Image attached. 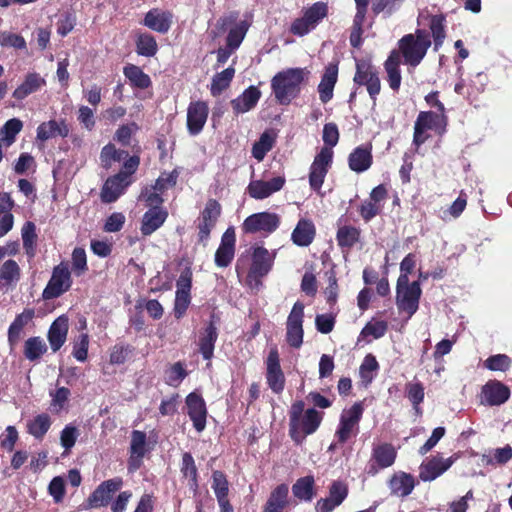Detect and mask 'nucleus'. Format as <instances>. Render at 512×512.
Returning a JSON list of instances; mask_svg holds the SVG:
<instances>
[{"label": "nucleus", "mask_w": 512, "mask_h": 512, "mask_svg": "<svg viewBox=\"0 0 512 512\" xmlns=\"http://www.w3.org/2000/svg\"><path fill=\"white\" fill-rule=\"evenodd\" d=\"M306 68H289L278 72L271 80V88L280 104H289L298 96L301 85L308 79Z\"/></svg>", "instance_id": "f257e3e1"}, {"label": "nucleus", "mask_w": 512, "mask_h": 512, "mask_svg": "<svg viewBox=\"0 0 512 512\" xmlns=\"http://www.w3.org/2000/svg\"><path fill=\"white\" fill-rule=\"evenodd\" d=\"M251 261V266L247 270L249 257L240 256L236 263V272L239 276L247 272V284L251 288H257L261 284V278L270 271L273 259L266 248L258 246L253 248Z\"/></svg>", "instance_id": "f03ea898"}, {"label": "nucleus", "mask_w": 512, "mask_h": 512, "mask_svg": "<svg viewBox=\"0 0 512 512\" xmlns=\"http://www.w3.org/2000/svg\"><path fill=\"white\" fill-rule=\"evenodd\" d=\"M432 42L429 33L417 29L413 34L403 36L398 42L399 56L404 58L406 65L416 67L424 59Z\"/></svg>", "instance_id": "7ed1b4c3"}, {"label": "nucleus", "mask_w": 512, "mask_h": 512, "mask_svg": "<svg viewBox=\"0 0 512 512\" xmlns=\"http://www.w3.org/2000/svg\"><path fill=\"white\" fill-rule=\"evenodd\" d=\"M304 403L297 401L290 408V435L295 441L314 433L322 421V414L315 409H308L304 415Z\"/></svg>", "instance_id": "20e7f679"}, {"label": "nucleus", "mask_w": 512, "mask_h": 512, "mask_svg": "<svg viewBox=\"0 0 512 512\" xmlns=\"http://www.w3.org/2000/svg\"><path fill=\"white\" fill-rule=\"evenodd\" d=\"M422 290L418 282L409 283L406 275H400L397 280L396 303L398 309L407 313L408 318L416 313Z\"/></svg>", "instance_id": "39448f33"}, {"label": "nucleus", "mask_w": 512, "mask_h": 512, "mask_svg": "<svg viewBox=\"0 0 512 512\" xmlns=\"http://www.w3.org/2000/svg\"><path fill=\"white\" fill-rule=\"evenodd\" d=\"M328 4L316 2L307 8L303 16L293 21L290 27L292 34L304 36L313 30L328 15Z\"/></svg>", "instance_id": "423d86ee"}, {"label": "nucleus", "mask_w": 512, "mask_h": 512, "mask_svg": "<svg viewBox=\"0 0 512 512\" xmlns=\"http://www.w3.org/2000/svg\"><path fill=\"white\" fill-rule=\"evenodd\" d=\"M362 414L363 406L361 403H355L349 409L342 412L339 426L335 433V437L339 443L343 444L352 436L357 435Z\"/></svg>", "instance_id": "0eeeda50"}, {"label": "nucleus", "mask_w": 512, "mask_h": 512, "mask_svg": "<svg viewBox=\"0 0 512 512\" xmlns=\"http://www.w3.org/2000/svg\"><path fill=\"white\" fill-rule=\"evenodd\" d=\"M332 162L333 151L329 147H322L309 169V185L312 190L320 192Z\"/></svg>", "instance_id": "6e6552de"}, {"label": "nucleus", "mask_w": 512, "mask_h": 512, "mask_svg": "<svg viewBox=\"0 0 512 512\" xmlns=\"http://www.w3.org/2000/svg\"><path fill=\"white\" fill-rule=\"evenodd\" d=\"M353 81L356 85L365 86L369 96L375 103L376 97L381 91V81L378 71L371 62L366 60L356 62V72Z\"/></svg>", "instance_id": "1a4fd4ad"}, {"label": "nucleus", "mask_w": 512, "mask_h": 512, "mask_svg": "<svg viewBox=\"0 0 512 512\" xmlns=\"http://www.w3.org/2000/svg\"><path fill=\"white\" fill-rule=\"evenodd\" d=\"M72 285L68 264L61 262L53 268L51 278L43 291L44 299H54L68 291Z\"/></svg>", "instance_id": "9d476101"}, {"label": "nucleus", "mask_w": 512, "mask_h": 512, "mask_svg": "<svg viewBox=\"0 0 512 512\" xmlns=\"http://www.w3.org/2000/svg\"><path fill=\"white\" fill-rule=\"evenodd\" d=\"M281 222L278 214L272 212H259L248 216L243 224L242 230L245 233L271 234L277 230Z\"/></svg>", "instance_id": "9b49d317"}, {"label": "nucleus", "mask_w": 512, "mask_h": 512, "mask_svg": "<svg viewBox=\"0 0 512 512\" xmlns=\"http://www.w3.org/2000/svg\"><path fill=\"white\" fill-rule=\"evenodd\" d=\"M221 205L215 199H209L204 209L201 211L197 219L198 238L199 242L206 245L211 231L216 226V223L221 215Z\"/></svg>", "instance_id": "f8f14e48"}, {"label": "nucleus", "mask_w": 512, "mask_h": 512, "mask_svg": "<svg viewBox=\"0 0 512 512\" xmlns=\"http://www.w3.org/2000/svg\"><path fill=\"white\" fill-rule=\"evenodd\" d=\"M238 16L239 13L233 11L218 20V24L222 29L234 25L230 28L226 38V45L234 50L241 45L250 26L249 22L246 20L237 22Z\"/></svg>", "instance_id": "ddd939ff"}, {"label": "nucleus", "mask_w": 512, "mask_h": 512, "mask_svg": "<svg viewBox=\"0 0 512 512\" xmlns=\"http://www.w3.org/2000/svg\"><path fill=\"white\" fill-rule=\"evenodd\" d=\"M123 481L120 477H115L102 482L90 494L86 500L87 509H96L107 506L115 492L121 489Z\"/></svg>", "instance_id": "4468645a"}, {"label": "nucleus", "mask_w": 512, "mask_h": 512, "mask_svg": "<svg viewBox=\"0 0 512 512\" xmlns=\"http://www.w3.org/2000/svg\"><path fill=\"white\" fill-rule=\"evenodd\" d=\"M303 317L304 305L296 302L287 318L286 323V341L294 348H299L303 343Z\"/></svg>", "instance_id": "2eb2a0df"}, {"label": "nucleus", "mask_w": 512, "mask_h": 512, "mask_svg": "<svg viewBox=\"0 0 512 512\" xmlns=\"http://www.w3.org/2000/svg\"><path fill=\"white\" fill-rule=\"evenodd\" d=\"M266 379L269 387L275 393L283 391L285 376L280 366L278 349L272 347L266 359Z\"/></svg>", "instance_id": "dca6fc26"}, {"label": "nucleus", "mask_w": 512, "mask_h": 512, "mask_svg": "<svg viewBox=\"0 0 512 512\" xmlns=\"http://www.w3.org/2000/svg\"><path fill=\"white\" fill-rule=\"evenodd\" d=\"M456 458L451 456L444 459L437 455L423 461L419 467V478L424 482L435 480L446 472L455 462Z\"/></svg>", "instance_id": "f3484780"}, {"label": "nucleus", "mask_w": 512, "mask_h": 512, "mask_svg": "<svg viewBox=\"0 0 512 512\" xmlns=\"http://www.w3.org/2000/svg\"><path fill=\"white\" fill-rule=\"evenodd\" d=\"M209 114L208 104L193 101L187 108V129L190 135H198L204 128Z\"/></svg>", "instance_id": "a211bd4d"}, {"label": "nucleus", "mask_w": 512, "mask_h": 512, "mask_svg": "<svg viewBox=\"0 0 512 512\" xmlns=\"http://www.w3.org/2000/svg\"><path fill=\"white\" fill-rule=\"evenodd\" d=\"M285 182L286 179L284 176H277L269 181L254 180L249 183L247 190L250 197L262 200L280 191L285 185Z\"/></svg>", "instance_id": "6ab92c4d"}, {"label": "nucleus", "mask_w": 512, "mask_h": 512, "mask_svg": "<svg viewBox=\"0 0 512 512\" xmlns=\"http://www.w3.org/2000/svg\"><path fill=\"white\" fill-rule=\"evenodd\" d=\"M510 397L509 388L500 381H488L481 391V403L489 406H499Z\"/></svg>", "instance_id": "aec40b11"}, {"label": "nucleus", "mask_w": 512, "mask_h": 512, "mask_svg": "<svg viewBox=\"0 0 512 512\" xmlns=\"http://www.w3.org/2000/svg\"><path fill=\"white\" fill-rule=\"evenodd\" d=\"M127 173H118L104 183L101 190V200L104 203L116 201L130 184Z\"/></svg>", "instance_id": "412c9836"}, {"label": "nucleus", "mask_w": 512, "mask_h": 512, "mask_svg": "<svg viewBox=\"0 0 512 512\" xmlns=\"http://www.w3.org/2000/svg\"><path fill=\"white\" fill-rule=\"evenodd\" d=\"M348 495V486L341 481H334L329 488V495L317 501L316 509L319 512H332L341 505Z\"/></svg>", "instance_id": "4be33fe9"}, {"label": "nucleus", "mask_w": 512, "mask_h": 512, "mask_svg": "<svg viewBox=\"0 0 512 512\" xmlns=\"http://www.w3.org/2000/svg\"><path fill=\"white\" fill-rule=\"evenodd\" d=\"M236 235L233 227L228 228L221 237V243L215 253V264L227 267L234 258Z\"/></svg>", "instance_id": "5701e85b"}, {"label": "nucleus", "mask_w": 512, "mask_h": 512, "mask_svg": "<svg viewBox=\"0 0 512 512\" xmlns=\"http://www.w3.org/2000/svg\"><path fill=\"white\" fill-rule=\"evenodd\" d=\"M188 415L198 432L205 429L207 410L203 398L196 393H190L186 398Z\"/></svg>", "instance_id": "b1692460"}, {"label": "nucleus", "mask_w": 512, "mask_h": 512, "mask_svg": "<svg viewBox=\"0 0 512 512\" xmlns=\"http://www.w3.org/2000/svg\"><path fill=\"white\" fill-rule=\"evenodd\" d=\"M337 79L338 65L336 63L328 64L318 85L319 98L322 103H327L333 98V91Z\"/></svg>", "instance_id": "393cba45"}, {"label": "nucleus", "mask_w": 512, "mask_h": 512, "mask_svg": "<svg viewBox=\"0 0 512 512\" xmlns=\"http://www.w3.org/2000/svg\"><path fill=\"white\" fill-rule=\"evenodd\" d=\"M289 503V487L280 484L270 492L262 512H284Z\"/></svg>", "instance_id": "a878e982"}, {"label": "nucleus", "mask_w": 512, "mask_h": 512, "mask_svg": "<svg viewBox=\"0 0 512 512\" xmlns=\"http://www.w3.org/2000/svg\"><path fill=\"white\" fill-rule=\"evenodd\" d=\"M173 15L171 12L160 9H152L146 13L144 25L158 33L165 34L172 25Z\"/></svg>", "instance_id": "bb28decb"}, {"label": "nucleus", "mask_w": 512, "mask_h": 512, "mask_svg": "<svg viewBox=\"0 0 512 512\" xmlns=\"http://www.w3.org/2000/svg\"><path fill=\"white\" fill-rule=\"evenodd\" d=\"M22 271L19 264L8 259L0 266V288L5 291L14 289L21 279Z\"/></svg>", "instance_id": "cd10ccee"}, {"label": "nucleus", "mask_w": 512, "mask_h": 512, "mask_svg": "<svg viewBox=\"0 0 512 512\" xmlns=\"http://www.w3.org/2000/svg\"><path fill=\"white\" fill-rule=\"evenodd\" d=\"M146 451V434L139 430L132 431L129 458L130 470L134 471L140 467Z\"/></svg>", "instance_id": "c85d7f7f"}, {"label": "nucleus", "mask_w": 512, "mask_h": 512, "mask_svg": "<svg viewBox=\"0 0 512 512\" xmlns=\"http://www.w3.org/2000/svg\"><path fill=\"white\" fill-rule=\"evenodd\" d=\"M69 329L68 318L64 315L59 316L50 326L48 331V341L51 349L58 351L67 339Z\"/></svg>", "instance_id": "c756f323"}, {"label": "nucleus", "mask_w": 512, "mask_h": 512, "mask_svg": "<svg viewBox=\"0 0 512 512\" xmlns=\"http://www.w3.org/2000/svg\"><path fill=\"white\" fill-rule=\"evenodd\" d=\"M168 213L161 207L149 209L142 218L141 233L145 236L152 234L160 228L167 219Z\"/></svg>", "instance_id": "7c9ffc66"}, {"label": "nucleus", "mask_w": 512, "mask_h": 512, "mask_svg": "<svg viewBox=\"0 0 512 512\" xmlns=\"http://www.w3.org/2000/svg\"><path fill=\"white\" fill-rule=\"evenodd\" d=\"M261 97L260 90L255 86L247 88L240 96L231 101V106L236 114L250 111Z\"/></svg>", "instance_id": "2f4dec72"}, {"label": "nucleus", "mask_w": 512, "mask_h": 512, "mask_svg": "<svg viewBox=\"0 0 512 512\" xmlns=\"http://www.w3.org/2000/svg\"><path fill=\"white\" fill-rule=\"evenodd\" d=\"M315 234L313 222L309 219H300L292 232L291 239L297 246L306 247L312 243Z\"/></svg>", "instance_id": "473e14b6"}, {"label": "nucleus", "mask_w": 512, "mask_h": 512, "mask_svg": "<svg viewBox=\"0 0 512 512\" xmlns=\"http://www.w3.org/2000/svg\"><path fill=\"white\" fill-rule=\"evenodd\" d=\"M34 316V309L26 308L22 313L15 317L8 329V342L11 346H14L18 343L24 327L32 321Z\"/></svg>", "instance_id": "72a5a7b5"}, {"label": "nucleus", "mask_w": 512, "mask_h": 512, "mask_svg": "<svg viewBox=\"0 0 512 512\" xmlns=\"http://www.w3.org/2000/svg\"><path fill=\"white\" fill-rule=\"evenodd\" d=\"M356 13L353 20V27L350 35V43L353 47H358L361 43L362 25L365 21L370 0H354Z\"/></svg>", "instance_id": "f704fd0d"}, {"label": "nucleus", "mask_w": 512, "mask_h": 512, "mask_svg": "<svg viewBox=\"0 0 512 512\" xmlns=\"http://www.w3.org/2000/svg\"><path fill=\"white\" fill-rule=\"evenodd\" d=\"M69 128L64 121L49 120L37 128V139L44 142L56 136L67 137Z\"/></svg>", "instance_id": "c9c22d12"}, {"label": "nucleus", "mask_w": 512, "mask_h": 512, "mask_svg": "<svg viewBox=\"0 0 512 512\" xmlns=\"http://www.w3.org/2000/svg\"><path fill=\"white\" fill-rule=\"evenodd\" d=\"M401 59L399 51L392 50L384 63V68L387 73V81L393 91H398L401 85Z\"/></svg>", "instance_id": "e433bc0d"}, {"label": "nucleus", "mask_w": 512, "mask_h": 512, "mask_svg": "<svg viewBox=\"0 0 512 512\" xmlns=\"http://www.w3.org/2000/svg\"><path fill=\"white\" fill-rule=\"evenodd\" d=\"M46 85V80L38 73H28L24 81L14 90L13 97L22 100L30 94L37 92Z\"/></svg>", "instance_id": "4c0bfd02"}, {"label": "nucleus", "mask_w": 512, "mask_h": 512, "mask_svg": "<svg viewBox=\"0 0 512 512\" xmlns=\"http://www.w3.org/2000/svg\"><path fill=\"white\" fill-rule=\"evenodd\" d=\"M349 168L357 173L368 170L372 165L371 149L365 146L355 148L348 158Z\"/></svg>", "instance_id": "58836bf2"}, {"label": "nucleus", "mask_w": 512, "mask_h": 512, "mask_svg": "<svg viewBox=\"0 0 512 512\" xmlns=\"http://www.w3.org/2000/svg\"><path fill=\"white\" fill-rule=\"evenodd\" d=\"M218 338L217 327L211 321L199 336V350L204 359L210 360L213 357L215 342Z\"/></svg>", "instance_id": "ea45409f"}, {"label": "nucleus", "mask_w": 512, "mask_h": 512, "mask_svg": "<svg viewBox=\"0 0 512 512\" xmlns=\"http://www.w3.org/2000/svg\"><path fill=\"white\" fill-rule=\"evenodd\" d=\"M392 494L399 497L408 496L415 487L414 477L405 472H398L392 476L389 482Z\"/></svg>", "instance_id": "a19ab883"}, {"label": "nucleus", "mask_w": 512, "mask_h": 512, "mask_svg": "<svg viewBox=\"0 0 512 512\" xmlns=\"http://www.w3.org/2000/svg\"><path fill=\"white\" fill-rule=\"evenodd\" d=\"M397 452L395 448L388 443L374 446L372 450V460L377 464L378 468H387L394 464Z\"/></svg>", "instance_id": "79ce46f5"}, {"label": "nucleus", "mask_w": 512, "mask_h": 512, "mask_svg": "<svg viewBox=\"0 0 512 512\" xmlns=\"http://www.w3.org/2000/svg\"><path fill=\"white\" fill-rule=\"evenodd\" d=\"M314 484V478L310 475L297 479L292 486L294 497L300 501H311L315 495Z\"/></svg>", "instance_id": "37998d69"}, {"label": "nucleus", "mask_w": 512, "mask_h": 512, "mask_svg": "<svg viewBox=\"0 0 512 512\" xmlns=\"http://www.w3.org/2000/svg\"><path fill=\"white\" fill-rule=\"evenodd\" d=\"M276 141V134L272 130L261 134L258 141L253 144L252 155L257 161H262L266 154L273 148Z\"/></svg>", "instance_id": "c03bdc74"}, {"label": "nucleus", "mask_w": 512, "mask_h": 512, "mask_svg": "<svg viewBox=\"0 0 512 512\" xmlns=\"http://www.w3.org/2000/svg\"><path fill=\"white\" fill-rule=\"evenodd\" d=\"M180 471H181L183 477L188 479L189 488L192 491L196 492L198 489L197 467L195 465L194 458L188 452H185L182 456Z\"/></svg>", "instance_id": "a18cd8bd"}, {"label": "nucleus", "mask_w": 512, "mask_h": 512, "mask_svg": "<svg viewBox=\"0 0 512 512\" xmlns=\"http://www.w3.org/2000/svg\"><path fill=\"white\" fill-rule=\"evenodd\" d=\"M360 234L361 230L355 226H340L336 234L338 245L342 248H351L359 241Z\"/></svg>", "instance_id": "49530a36"}, {"label": "nucleus", "mask_w": 512, "mask_h": 512, "mask_svg": "<svg viewBox=\"0 0 512 512\" xmlns=\"http://www.w3.org/2000/svg\"><path fill=\"white\" fill-rule=\"evenodd\" d=\"M47 352V345L40 337H31L25 341L24 355L29 361L39 360Z\"/></svg>", "instance_id": "de8ad7c7"}, {"label": "nucleus", "mask_w": 512, "mask_h": 512, "mask_svg": "<svg viewBox=\"0 0 512 512\" xmlns=\"http://www.w3.org/2000/svg\"><path fill=\"white\" fill-rule=\"evenodd\" d=\"M23 247L29 258H33L36 255V226L33 222H26L21 230Z\"/></svg>", "instance_id": "09e8293b"}, {"label": "nucleus", "mask_w": 512, "mask_h": 512, "mask_svg": "<svg viewBox=\"0 0 512 512\" xmlns=\"http://www.w3.org/2000/svg\"><path fill=\"white\" fill-rule=\"evenodd\" d=\"M23 123L17 118L8 120L0 130V141L6 147L12 145L15 141L16 135L22 130Z\"/></svg>", "instance_id": "8fccbe9b"}, {"label": "nucleus", "mask_w": 512, "mask_h": 512, "mask_svg": "<svg viewBox=\"0 0 512 512\" xmlns=\"http://www.w3.org/2000/svg\"><path fill=\"white\" fill-rule=\"evenodd\" d=\"M235 75V69L233 67H228L227 69L223 70L220 73H217L211 83V94L213 96H217L221 94L228 86L230 85V82L232 81L233 77Z\"/></svg>", "instance_id": "3c124183"}, {"label": "nucleus", "mask_w": 512, "mask_h": 512, "mask_svg": "<svg viewBox=\"0 0 512 512\" xmlns=\"http://www.w3.org/2000/svg\"><path fill=\"white\" fill-rule=\"evenodd\" d=\"M416 123L418 126H422L426 130L434 129L446 125V116L445 114L431 111L420 112L416 119Z\"/></svg>", "instance_id": "603ef678"}, {"label": "nucleus", "mask_w": 512, "mask_h": 512, "mask_svg": "<svg viewBox=\"0 0 512 512\" xmlns=\"http://www.w3.org/2000/svg\"><path fill=\"white\" fill-rule=\"evenodd\" d=\"M445 18L443 15H433L430 18L429 28L434 39V50L437 51L446 37L444 29Z\"/></svg>", "instance_id": "864d4df0"}, {"label": "nucleus", "mask_w": 512, "mask_h": 512, "mask_svg": "<svg viewBox=\"0 0 512 512\" xmlns=\"http://www.w3.org/2000/svg\"><path fill=\"white\" fill-rule=\"evenodd\" d=\"M124 75L132 85L145 89L150 86L151 80L138 66L128 65L124 68Z\"/></svg>", "instance_id": "5fc2aeb1"}, {"label": "nucleus", "mask_w": 512, "mask_h": 512, "mask_svg": "<svg viewBox=\"0 0 512 512\" xmlns=\"http://www.w3.org/2000/svg\"><path fill=\"white\" fill-rule=\"evenodd\" d=\"M512 459V447L506 445L493 450L492 454L483 455L482 462L486 465H504Z\"/></svg>", "instance_id": "6e6d98bb"}, {"label": "nucleus", "mask_w": 512, "mask_h": 512, "mask_svg": "<svg viewBox=\"0 0 512 512\" xmlns=\"http://www.w3.org/2000/svg\"><path fill=\"white\" fill-rule=\"evenodd\" d=\"M51 426V419L47 414L37 415L28 423V432L35 438L41 439Z\"/></svg>", "instance_id": "4d7b16f0"}, {"label": "nucleus", "mask_w": 512, "mask_h": 512, "mask_svg": "<svg viewBox=\"0 0 512 512\" xmlns=\"http://www.w3.org/2000/svg\"><path fill=\"white\" fill-rule=\"evenodd\" d=\"M137 53L142 56L152 57L158 50L155 38L150 34H140L136 41Z\"/></svg>", "instance_id": "13d9d810"}, {"label": "nucleus", "mask_w": 512, "mask_h": 512, "mask_svg": "<svg viewBox=\"0 0 512 512\" xmlns=\"http://www.w3.org/2000/svg\"><path fill=\"white\" fill-rule=\"evenodd\" d=\"M405 0H372L371 10L375 15L383 13L385 16H391Z\"/></svg>", "instance_id": "bf43d9fd"}, {"label": "nucleus", "mask_w": 512, "mask_h": 512, "mask_svg": "<svg viewBox=\"0 0 512 512\" xmlns=\"http://www.w3.org/2000/svg\"><path fill=\"white\" fill-rule=\"evenodd\" d=\"M378 369L379 364L375 356L372 354L366 355L359 369L362 381L369 384L373 380Z\"/></svg>", "instance_id": "052dcab7"}, {"label": "nucleus", "mask_w": 512, "mask_h": 512, "mask_svg": "<svg viewBox=\"0 0 512 512\" xmlns=\"http://www.w3.org/2000/svg\"><path fill=\"white\" fill-rule=\"evenodd\" d=\"M128 156V153L123 150H118L113 144H108L103 147L100 155L102 165L110 167L112 162H120Z\"/></svg>", "instance_id": "680f3d73"}, {"label": "nucleus", "mask_w": 512, "mask_h": 512, "mask_svg": "<svg viewBox=\"0 0 512 512\" xmlns=\"http://www.w3.org/2000/svg\"><path fill=\"white\" fill-rule=\"evenodd\" d=\"M88 347H89V336L87 333H81L79 336L75 337L73 340V349H72L73 357L80 362H84L88 356Z\"/></svg>", "instance_id": "e2e57ef3"}, {"label": "nucleus", "mask_w": 512, "mask_h": 512, "mask_svg": "<svg viewBox=\"0 0 512 512\" xmlns=\"http://www.w3.org/2000/svg\"><path fill=\"white\" fill-rule=\"evenodd\" d=\"M212 489L217 499L228 497L229 483L221 471H214L212 474Z\"/></svg>", "instance_id": "0e129e2a"}, {"label": "nucleus", "mask_w": 512, "mask_h": 512, "mask_svg": "<svg viewBox=\"0 0 512 512\" xmlns=\"http://www.w3.org/2000/svg\"><path fill=\"white\" fill-rule=\"evenodd\" d=\"M484 366L491 371H507L511 366V359L505 354H496L488 357Z\"/></svg>", "instance_id": "69168bd1"}, {"label": "nucleus", "mask_w": 512, "mask_h": 512, "mask_svg": "<svg viewBox=\"0 0 512 512\" xmlns=\"http://www.w3.org/2000/svg\"><path fill=\"white\" fill-rule=\"evenodd\" d=\"M71 262L76 276H81L88 270L86 252L83 248L77 247L73 250Z\"/></svg>", "instance_id": "338daca9"}, {"label": "nucleus", "mask_w": 512, "mask_h": 512, "mask_svg": "<svg viewBox=\"0 0 512 512\" xmlns=\"http://www.w3.org/2000/svg\"><path fill=\"white\" fill-rule=\"evenodd\" d=\"M79 437V430L72 425H66L60 434V443L65 449V453H69L75 445Z\"/></svg>", "instance_id": "774afa93"}]
</instances>
